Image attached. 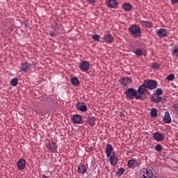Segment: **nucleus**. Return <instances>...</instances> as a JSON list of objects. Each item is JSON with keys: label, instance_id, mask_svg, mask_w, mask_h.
Instances as JSON below:
<instances>
[{"label": "nucleus", "instance_id": "f257e3e1", "mask_svg": "<svg viewBox=\"0 0 178 178\" xmlns=\"http://www.w3.org/2000/svg\"><path fill=\"white\" fill-rule=\"evenodd\" d=\"M129 31L134 38H140L141 37V28L137 24L132 25L131 27H129Z\"/></svg>", "mask_w": 178, "mask_h": 178}, {"label": "nucleus", "instance_id": "cd10ccee", "mask_svg": "<svg viewBox=\"0 0 178 178\" xmlns=\"http://www.w3.org/2000/svg\"><path fill=\"white\" fill-rule=\"evenodd\" d=\"M86 170H87V168H86V166H84V165L79 166L78 168V172L79 173H83V174Z\"/></svg>", "mask_w": 178, "mask_h": 178}, {"label": "nucleus", "instance_id": "4c0bfd02", "mask_svg": "<svg viewBox=\"0 0 178 178\" xmlns=\"http://www.w3.org/2000/svg\"><path fill=\"white\" fill-rule=\"evenodd\" d=\"M172 4L174 5V3H178V0H171Z\"/></svg>", "mask_w": 178, "mask_h": 178}, {"label": "nucleus", "instance_id": "1a4fd4ad", "mask_svg": "<svg viewBox=\"0 0 178 178\" xmlns=\"http://www.w3.org/2000/svg\"><path fill=\"white\" fill-rule=\"evenodd\" d=\"M17 166L19 169V170H24V168H26V160L23 159H20L17 161Z\"/></svg>", "mask_w": 178, "mask_h": 178}, {"label": "nucleus", "instance_id": "393cba45", "mask_svg": "<svg viewBox=\"0 0 178 178\" xmlns=\"http://www.w3.org/2000/svg\"><path fill=\"white\" fill-rule=\"evenodd\" d=\"M71 83L73 86H75L77 87V86H79V84H80V81H79V79L77 77H73L71 79Z\"/></svg>", "mask_w": 178, "mask_h": 178}, {"label": "nucleus", "instance_id": "37998d69", "mask_svg": "<svg viewBox=\"0 0 178 178\" xmlns=\"http://www.w3.org/2000/svg\"><path fill=\"white\" fill-rule=\"evenodd\" d=\"M162 102H166V99H163L162 100Z\"/></svg>", "mask_w": 178, "mask_h": 178}, {"label": "nucleus", "instance_id": "f3484780", "mask_svg": "<svg viewBox=\"0 0 178 178\" xmlns=\"http://www.w3.org/2000/svg\"><path fill=\"white\" fill-rule=\"evenodd\" d=\"M153 137L156 141H163V140H165V137H163V136L159 132H155L153 134Z\"/></svg>", "mask_w": 178, "mask_h": 178}, {"label": "nucleus", "instance_id": "9d476101", "mask_svg": "<svg viewBox=\"0 0 178 178\" xmlns=\"http://www.w3.org/2000/svg\"><path fill=\"white\" fill-rule=\"evenodd\" d=\"M47 147L52 151V152H58V145L56 143L51 142L47 145Z\"/></svg>", "mask_w": 178, "mask_h": 178}, {"label": "nucleus", "instance_id": "c756f323", "mask_svg": "<svg viewBox=\"0 0 178 178\" xmlns=\"http://www.w3.org/2000/svg\"><path fill=\"white\" fill-rule=\"evenodd\" d=\"M159 67H161V65L158 63H152V69H154V70H158V69H159Z\"/></svg>", "mask_w": 178, "mask_h": 178}, {"label": "nucleus", "instance_id": "c9c22d12", "mask_svg": "<svg viewBox=\"0 0 178 178\" xmlns=\"http://www.w3.org/2000/svg\"><path fill=\"white\" fill-rule=\"evenodd\" d=\"M95 124V120L94 118L90 119V126L94 127V124Z\"/></svg>", "mask_w": 178, "mask_h": 178}, {"label": "nucleus", "instance_id": "4468645a", "mask_svg": "<svg viewBox=\"0 0 178 178\" xmlns=\"http://www.w3.org/2000/svg\"><path fill=\"white\" fill-rule=\"evenodd\" d=\"M104 40L105 42H106L107 44H112V42H113V41H115L113 36H112V35H111V34L105 35L104 36Z\"/></svg>", "mask_w": 178, "mask_h": 178}, {"label": "nucleus", "instance_id": "ea45409f", "mask_svg": "<svg viewBox=\"0 0 178 178\" xmlns=\"http://www.w3.org/2000/svg\"><path fill=\"white\" fill-rule=\"evenodd\" d=\"M90 3H95V0H90Z\"/></svg>", "mask_w": 178, "mask_h": 178}, {"label": "nucleus", "instance_id": "f03ea898", "mask_svg": "<svg viewBox=\"0 0 178 178\" xmlns=\"http://www.w3.org/2000/svg\"><path fill=\"white\" fill-rule=\"evenodd\" d=\"M125 95H127V97L128 98H130V99H133V98H136V99H140L141 98L140 95H138V93L137 92V90H136V89L134 88H128L126 91H125Z\"/></svg>", "mask_w": 178, "mask_h": 178}, {"label": "nucleus", "instance_id": "412c9836", "mask_svg": "<svg viewBox=\"0 0 178 178\" xmlns=\"http://www.w3.org/2000/svg\"><path fill=\"white\" fill-rule=\"evenodd\" d=\"M171 55H172V56H176V58H178V45H175L172 47Z\"/></svg>", "mask_w": 178, "mask_h": 178}, {"label": "nucleus", "instance_id": "a19ab883", "mask_svg": "<svg viewBox=\"0 0 178 178\" xmlns=\"http://www.w3.org/2000/svg\"><path fill=\"white\" fill-rule=\"evenodd\" d=\"M92 149H94V147H90V151H92Z\"/></svg>", "mask_w": 178, "mask_h": 178}, {"label": "nucleus", "instance_id": "79ce46f5", "mask_svg": "<svg viewBox=\"0 0 178 178\" xmlns=\"http://www.w3.org/2000/svg\"><path fill=\"white\" fill-rule=\"evenodd\" d=\"M48 173H49V175L51 176V172H49V171H48L47 172V175H48Z\"/></svg>", "mask_w": 178, "mask_h": 178}, {"label": "nucleus", "instance_id": "9b49d317", "mask_svg": "<svg viewBox=\"0 0 178 178\" xmlns=\"http://www.w3.org/2000/svg\"><path fill=\"white\" fill-rule=\"evenodd\" d=\"M140 23L142 26V27H145V29H152L153 25H152V22H149V21H140Z\"/></svg>", "mask_w": 178, "mask_h": 178}, {"label": "nucleus", "instance_id": "aec40b11", "mask_svg": "<svg viewBox=\"0 0 178 178\" xmlns=\"http://www.w3.org/2000/svg\"><path fill=\"white\" fill-rule=\"evenodd\" d=\"M112 151H113V147H112V145L108 144L106 147V156L109 158L112 154Z\"/></svg>", "mask_w": 178, "mask_h": 178}, {"label": "nucleus", "instance_id": "b1692460", "mask_svg": "<svg viewBox=\"0 0 178 178\" xmlns=\"http://www.w3.org/2000/svg\"><path fill=\"white\" fill-rule=\"evenodd\" d=\"M128 165L130 168H136L137 166V161L134 159H131L128 161Z\"/></svg>", "mask_w": 178, "mask_h": 178}, {"label": "nucleus", "instance_id": "39448f33", "mask_svg": "<svg viewBox=\"0 0 178 178\" xmlns=\"http://www.w3.org/2000/svg\"><path fill=\"white\" fill-rule=\"evenodd\" d=\"M31 68V63L29 62L22 63L21 64V68L19 70V72H29L30 69Z\"/></svg>", "mask_w": 178, "mask_h": 178}, {"label": "nucleus", "instance_id": "bb28decb", "mask_svg": "<svg viewBox=\"0 0 178 178\" xmlns=\"http://www.w3.org/2000/svg\"><path fill=\"white\" fill-rule=\"evenodd\" d=\"M10 83L11 86H13V87H16V86L19 84V79H17V78H14L11 80Z\"/></svg>", "mask_w": 178, "mask_h": 178}, {"label": "nucleus", "instance_id": "20e7f679", "mask_svg": "<svg viewBox=\"0 0 178 178\" xmlns=\"http://www.w3.org/2000/svg\"><path fill=\"white\" fill-rule=\"evenodd\" d=\"M144 82L148 90H155L158 87V82L155 80L147 79Z\"/></svg>", "mask_w": 178, "mask_h": 178}, {"label": "nucleus", "instance_id": "5701e85b", "mask_svg": "<svg viewBox=\"0 0 178 178\" xmlns=\"http://www.w3.org/2000/svg\"><path fill=\"white\" fill-rule=\"evenodd\" d=\"M150 116L152 118H156L158 116V110L156 108H152L150 111Z\"/></svg>", "mask_w": 178, "mask_h": 178}, {"label": "nucleus", "instance_id": "7ed1b4c3", "mask_svg": "<svg viewBox=\"0 0 178 178\" xmlns=\"http://www.w3.org/2000/svg\"><path fill=\"white\" fill-rule=\"evenodd\" d=\"M139 176L140 178H152L154 177V173L150 169L143 168L140 170Z\"/></svg>", "mask_w": 178, "mask_h": 178}, {"label": "nucleus", "instance_id": "58836bf2", "mask_svg": "<svg viewBox=\"0 0 178 178\" xmlns=\"http://www.w3.org/2000/svg\"><path fill=\"white\" fill-rule=\"evenodd\" d=\"M174 108H175V111H177V108H178L177 104H174Z\"/></svg>", "mask_w": 178, "mask_h": 178}, {"label": "nucleus", "instance_id": "a211bd4d", "mask_svg": "<svg viewBox=\"0 0 178 178\" xmlns=\"http://www.w3.org/2000/svg\"><path fill=\"white\" fill-rule=\"evenodd\" d=\"M164 123L169 124L172 122V118L170 117V113L168 111H166L163 119Z\"/></svg>", "mask_w": 178, "mask_h": 178}, {"label": "nucleus", "instance_id": "a878e982", "mask_svg": "<svg viewBox=\"0 0 178 178\" xmlns=\"http://www.w3.org/2000/svg\"><path fill=\"white\" fill-rule=\"evenodd\" d=\"M133 7L131 6L130 3H125L123 5V9L125 10V12H130Z\"/></svg>", "mask_w": 178, "mask_h": 178}, {"label": "nucleus", "instance_id": "6e6552de", "mask_svg": "<svg viewBox=\"0 0 178 178\" xmlns=\"http://www.w3.org/2000/svg\"><path fill=\"white\" fill-rule=\"evenodd\" d=\"M106 5L109 9L118 8V1L116 0H108L106 2Z\"/></svg>", "mask_w": 178, "mask_h": 178}, {"label": "nucleus", "instance_id": "f8f14e48", "mask_svg": "<svg viewBox=\"0 0 178 178\" xmlns=\"http://www.w3.org/2000/svg\"><path fill=\"white\" fill-rule=\"evenodd\" d=\"M76 108L79 111H81V112H86L87 111V104L83 102H79L76 104Z\"/></svg>", "mask_w": 178, "mask_h": 178}, {"label": "nucleus", "instance_id": "2eb2a0df", "mask_svg": "<svg viewBox=\"0 0 178 178\" xmlns=\"http://www.w3.org/2000/svg\"><path fill=\"white\" fill-rule=\"evenodd\" d=\"M130 83H131V80L130 79V78L127 76L121 79V81H120L121 86H124V87H126L129 86Z\"/></svg>", "mask_w": 178, "mask_h": 178}, {"label": "nucleus", "instance_id": "0eeeda50", "mask_svg": "<svg viewBox=\"0 0 178 178\" xmlns=\"http://www.w3.org/2000/svg\"><path fill=\"white\" fill-rule=\"evenodd\" d=\"M79 68L82 72H87L90 69V63L87 61H82L79 65Z\"/></svg>", "mask_w": 178, "mask_h": 178}, {"label": "nucleus", "instance_id": "dca6fc26", "mask_svg": "<svg viewBox=\"0 0 178 178\" xmlns=\"http://www.w3.org/2000/svg\"><path fill=\"white\" fill-rule=\"evenodd\" d=\"M147 86L145 84V82H143V84L140 85L137 91V93L138 94V95H140L141 94H144L147 90Z\"/></svg>", "mask_w": 178, "mask_h": 178}, {"label": "nucleus", "instance_id": "2f4dec72", "mask_svg": "<svg viewBox=\"0 0 178 178\" xmlns=\"http://www.w3.org/2000/svg\"><path fill=\"white\" fill-rule=\"evenodd\" d=\"M166 79L168 80V81H173V80H175V74H170L167 76Z\"/></svg>", "mask_w": 178, "mask_h": 178}, {"label": "nucleus", "instance_id": "c85d7f7f", "mask_svg": "<svg viewBox=\"0 0 178 178\" xmlns=\"http://www.w3.org/2000/svg\"><path fill=\"white\" fill-rule=\"evenodd\" d=\"M123 173H124V169L123 168L118 169V171L116 172V175L119 177H120V176H122V175H123Z\"/></svg>", "mask_w": 178, "mask_h": 178}, {"label": "nucleus", "instance_id": "72a5a7b5", "mask_svg": "<svg viewBox=\"0 0 178 178\" xmlns=\"http://www.w3.org/2000/svg\"><path fill=\"white\" fill-rule=\"evenodd\" d=\"M162 94H163V90H162V89L158 88V89L156 90V94H155V95L161 96V95H162Z\"/></svg>", "mask_w": 178, "mask_h": 178}, {"label": "nucleus", "instance_id": "7c9ffc66", "mask_svg": "<svg viewBox=\"0 0 178 178\" xmlns=\"http://www.w3.org/2000/svg\"><path fill=\"white\" fill-rule=\"evenodd\" d=\"M155 149L156 151H157V152H162V145H161V144H157L156 146H155Z\"/></svg>", "mask_w": 178, "mask_h": 178}, {"label": "nucleus", "instance_id": "4be33fe9", "mask_svg": "<svg viewBox=\"0 0 178 178\" xmlns=\"http://www.w3.org/2000/svg\"><path fill=\"white\" fill-rule=\"evenodd\" d=\"M152 102H154L155 104H156L157 102H161V101H162V97L159 95H152Z\"/></svg>", "mask_w": 178, "mask_h": 178}, {"label": "nucleus", "instance_id": "423d86ee", "mask_svg": "<svg viewBox=\"0 0 178 178\" xmlns=\"http://www.w3.org/2000/svg\"><path fill=\"white\" fill-rule=\"evenodd\" d=\"M156 35L159 37V38H165L168 37V30L165 29H160L156 31Z\"/></svg>", "mask_w": 178, "mask_h": 178}, {"label": "nucleus", "instance_id": "6ab92c4d", "mask_svg": "<svg viewBox=\"0 0 178 178\" xmlns=\"http://www.w3.org/2000/svg\"><path fill=\"white\" fill-rule=\"evenodd\" d=\"M109 158H110L111 165L113 166H116V165H118V157L115 156V154H113V155H111Z\"/></svg>", "mask_w": 178, "mask_h": 178}, {"label": "nucleus", "instance_id": "f704fd0d", "mask_svg": "<svg viewBox=\"0 0 178 178\" xmlns=\"http://www.w3.org/2000/svg\"><path fill=\"white\" fill-rule=\"evenodd\" d=\"M92 38L95 40V41H99V38H101V36H99V35H92Z\"/></svg>", "mask_w": 178, "mask_h": 178}, {"label": "nucleus", "instance_id": "ddd939ff", "mask_svg": "<svg viewBox=\"0 0 178 178\" xmlns=\"http://www.w3.org/2000/svg\"><path fill=\"white\" fill-rule=\"evenodd\" d=\"M72 120L74 124H79V123H81L83 118L79 115H74L72 118Z\"/></svg>", "mask_w": 178, "mask_h": 178}, {"label": "nucleus", "instance_id": "e433bc0d", "mask_svg": "<svg viewBox=\"0 0 178 178\" xmlns=\"http://www.w3.org/2000/svg\"><path fill=\"white\" fill-rule=\"evenodd\" d=\"M49 35L50 37H55V35H56V33H55V32L51 31L49 33Z\"/></svg>", "mask_w": 178, "mask_h": 178}, {"label": "nucleus", "instance_id": "473e14b6", "mask_svg": "<svg viewBox=\"0 0 178 178\" xmlns=\"http://www.w3.org/2000/svg\"><path fill=\"white\" fill-rule=\"evenodd\" d=\"M134 53L136 56H141V55H143V51L141 49H137Z\"/></svg>", "mask_w": 178, "mask_h": 178}]
</instances>
